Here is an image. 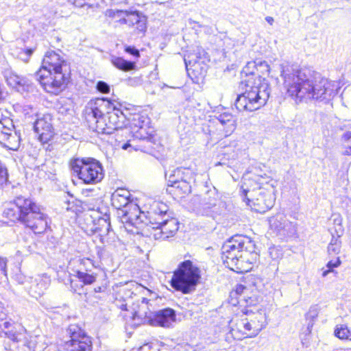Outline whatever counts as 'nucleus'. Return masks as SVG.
Returning a JSON list of instances; mask_svg holds the SVG:
<instances>
[{"mask_svg": "<svg viewBox=\"0 0 351 351\" xmlns=\"http://www.w3.org/2000/svg\"><path fill=\"white\" fill-rule=\"evenodd\" d=\"M280 69L284 88L296 101L314 100L328 104L341 88L338 81L330 80L308 70L298 69L288 63L282 64Z\"/></svg>", "mask_w": 351, "mask_h": 351, "instance_id": "f257e3e1", "label": "nucleus"}, {"mask_svg": "<svg viewBox=\"0 0 351 351\" xmlns=\"http://www.w3.org/2000/svg\"><path fill=\"white\" fill-rule=\"evenodd\" d=\"M257 256L254 241L243 235L232 237L222 247L223 263L237 273L248 271L251 268L250 265Z\"/></svg>", "mask_w": 351, "mask_h": 351, "instance_id": "f03ea898", "label": "nucleus"}, {"mask_svg": "<svg viewBox=\"0 0 351 351\" xmlns=\"http://www.w3.org/2000/svg\"><path fill=\"white\" fill-rule=\"evenodd\" d=\"M245 90L238 95L234 105L239 111L253 112L264 106L270 95V86L265 79L258 77L246 81Z\"/></svg>", "mask_w": 351, "mask_h": 351, "instance_id": "7ed1b4c3", "label": "nucleus"}, {"mask_svg": "<svg viewBox=\"0 0 351 351\" xmlns=\"http://www.w3.org/2000/svg\"><path fill=\"white\" fill-rule=\"evenodd\" d=\"M167 206L162 202H154L149 214V222H146L147 229L152 228L155 232V239H166L172 237L178 230V222L176 219L169 218L167 215Z\"/></svg>", "mask_w": 351, "mask_h": 351, "instance_id": "20e7f679", "label": "nucleus"}, {"mask_svg": "<svg viewBox=\"0 0 351 351\" xmlns=\"http://www.w3.org/2000/svg\"><path fill=\"white\" fill-rule=\"evenodd\" d=\"M269 187H261L254 180H247L241 186V196L252 210L263 213L272 208L274 203L273 184Z\"/></svg>", "mask_w": 351, "mask_h": 351, "instance_id": "39448f33", "label": "nucleus"}, {"mask_svg": "<svg viewBox=\"0 0 351 351\" xmlns=\"http://www.w3.org/2000/svg\"><path fill=\"white\" fill-rule=\"evenodd\" d=\"M235 326H232L230 332L233 338L242 339L243 335L254 337L267 324L266 311L264 309L245 308L242 317L236 319Z\"/></svg>", "mask_w": 351, "mask_h": 351, "instance_id": "423d86ee", "label": "nucleus"}, {"mask_svg": "<svg viewBox=\"0 0 351 351\" xmlns=\"http://www.w3.org/2000/svg\"><path fill=\"white\" fill-rule=\"evenodd\" d=\"M201 278L199 269L191 261H185L179 265L171 280V285L184 294L195 291Z\"/></svg>", "mask_w": 351, "mask_h": 351, "instance_id": "0eeeda50", "label": "nucleus"}, {"mask_svg": "<svg viewBox=\"0 0 351 351\" xmlns=\"http://www.w3.org/2000/svg\"><path fill=\"white\" fill-rule=\"evenodd\" d=\"M110 108V101L105 98L91 100L88 104L85 112V118L89 128L98 134H108V125L104 114L105 111Z\"/></svg>", "mask_w": 351, "mask_h": 351, "instance_id": "6e6552de", "label": "nucleus"}, {"mask_svg": "<svg viewBox=\"0 0 351 351\" xmlns=\"http://www.w3.org/2000/svg\"><path fill=\"white\" fill-rule=\"evenodd\" d=\"M72 170L86 184H96L104 178L101 164L93 158L74 159L70 162Z\"/></svg>", "mask_w": 351, "mask_h": 351, "instance_id": "1a4fd4ad", "label": "nucleus"}, {"mask_svg": "<svg viewBox=\"0 0 351 351\" xmlns=\"http://www.w3.org/2000/svg\"><path fill=\"white\" fill-rule=\"evenodd\" d=\"M47 216L32 199L23 200V225L35 234L43 233L47 227Z\"/></svg>", "mask_w": 351, "mask_h": 351, "instance_id": "9d476101", "label": "nucleus"}, {"mask_svg": "<svg viewBox=\"0 0 351 351\" xmlns=\"http://www.w3.org/2000/svg\"><path fill=\"white\" fill-rule=\"evenodd\" d=\"M24 119L27 123L32 124L34 132L39 135L40 141L47 142L53 135L51 123L52 118L46 114L41 118L37 117L36 111L29 106L23 107Z\"/></svg>", "mask_w": 351, "mask_h": 351, "instance_id": "9b49d317", "label": "nucleus"}, {"mask_svg": "<svg viewBox=\"0 0 351 351\" xmlns=\"http://www.w3.org/2000/svg\"><path fill=\"white\" fill-rule=\"evenodd\" d=\"M36 77L45 90L53 95L61 93L69 82L68 73L64 72L39 70L36 73Z\"/></svg>", "mask_w": 351, "mask_h": 351, "instance_id": "f8f14e48", "label": "nucleus"}, {"mask_svg": "<svg viewBox=\"0 0 351 351\" xmlns=\"http://www.w3.org/2000/svg\"><path fill=\"white\" fill-rule=\"evenodd\" d=\"M66 335L70 338L64 342V348L66 351H92L90 338L77 324H71L66 328Z\"/></svg>", "mask_w": 351, "mask_h": 351, "instance_id": "ddd939ff", "label": "nucleus"}, {"mask_svg": "<svg viewBox=\"0 0 351 351\" xmlns=\"http://www.w3.org/2000/svg\"><path fill=\"white\" fill-rule=\"evenodd\" d=\"M151 299L142 297L133 304L134 319L140 320L143 324H148V319H151L154 311V305Z\"/></svg>", "mask_w": 351, "mask_h": 351, "instance_id": "4468645a", "label": "nucleus"}, {"mask_svg": "<svg viewBox=\"0 0 351 351\" xmlns=\"http://www.w3.org/2000/svg\"><path fill=\"white\" fill-rule=\"evenodd\" d=\"M67 67L66 62L60 54L53 51H49L45 53L42 68L40 70H46L54 73H67Z\"/></svg>", "mask_w": 351, "mask_h": 351, "instance_id": "2eb2a0df", "label": "nucleus"}, {"mask_svg": "<svg viewBox=\"0 0 351 351\" xmlns=\"http://www.w3.org/2000/svg\"><path fill=\"white\" fill-rule=\"evenodd\" d=\"M149 215L147 216L141 213L139 207L136 204H131L129 206V210H125L122 219L127 223L135 226L137 229L143 228V224L147 228L146 222H149Z\"/></svg>", "mask_w": 351, "mask_h": 351, "instance_id": "dca6fc26", "label": "nucleus"}, {"mask_svg": "<svg viewBox=\"0 0 351 351\" xmlns=\"http://www.w3.org/2000/svg\"><path fill=\"white\" fill-rule=\"evenodd\" d=\"M110 106L112 108H108L104 114L108 125V130H107L108 134H112L114 130L121 129L125 120V116L121 110L116 108L111 101Z\"/></svg>", "mask_w": 351, "mask_h": 351, "instance_id": "f3484780", "label": "nucleus"}, {"mask_svg": "<svg viewBox=\"0 0 351 351\" xmlns=\"http://www.w3.org/2000/svg\"><path fill=\"white\" fill-rule=\"evenodd\" d=\"M175 321V311L167 308L154 312L151 319H148V324L154 326L169 328Z\"/></svg>", "mask_w": 351, "mask_h": 351, "instance_id": "a211bd4d", "label": "nucleus"}, {"mask_svg": "<svg viewBox=\"0 0 351 351\" xmlns=\"http://www.w3.org/2000/svg\"><path fill=\"white\" fill-rule=\"evenodd\" d=\"M79 264L80 268L76 271L75 276L84 284L91 285L94 283L97 278V275L90 274L88 267L93 266L92 262L89 258H79L76 260Z\"/></svg>", "mask_w": 351, "mask_h": 351, "instance_id": "6ab92c4d", "label": "nucleus"}, {"mask_svg": "<svg viewBox=\"0 0 351 351\" xmlns=\"http://www.w3.org/2000/svg\"><path fill=\"white\" fill-rule=\"evenodd\" d=\"M271 226L284 235L293 234L295 232V224L290 222L287 217L281 214L277 215L270 221Z\"/></svg>", "mask_w": 351, "mask_h": 351, "instance_id": "aec40b11", "label": "nucleus"}, {"mask_svg": "<svg viewBox=\"0 0 351 351\" xmlns=\"http://www.w3.org/2000/svg\"><path fill=\"white\" fill-rule=\"evenodd\" d=\"M219 130H223L225 136H230L236 128V121L233 115L228 112L221 114L217 117Z\"/></svg>", "mask_w": 351, "mask_h": 351, "instance_id": "412c9836", "label": "nucleus"}, {"mask_svg": "<svg viewBox=\"0 0 351 351\" xmlns=\"http://www.w3.org/2000/svg\"><path fill=\"white\" fill-rule=\"evenodd\" d=\"M147 19L145 16L140 15L137 12H128L125 19V23L132 26L138 32H145L147 29Z\"/></svg>", "mask_w": 351, "mask_h": 351, "instance_id": "4be33fe9", "label": "nucleus"}, {"mask_svg": "<svg viewBox=\"0 0 351 351\" xmlns=\"http://www.w3.org/2000/svg\"><path fill=\"white\" fill-rule=\"evenodd\" d=\"M130 193L125 189H117L111 195V203L116 209L126 207L130 202Z\"/></svg>", "mask_w": 351, "mask_h": 351, "instance_id": "5701e85b", "label": "nucleus"}, {"mask_svg": "<svg viewBox=\"0 0 351 351\" xmlns=\"http://www.w3.org/2000/svg\"><path fill=\"white\" fill-rule=\"evenodd\" d=\"M194 180H184V181H176L168 180L169 186L171 189V191L173 192L176 195L182 197L189 194L191 191V182Z\"/></svg>", "mask_w": 351, "mask_h": 351, "instance_id": "b1692460", "label": "nucleus"}, {"mask_svg": "<svg viewBox=\"0 0 351 351\" xmlns=\"http://www.w3.org/2000/svg\"><path fill=\"white\" fill-rule=\"evenodd\" d=\"M200 199L198 197H193L190 202L191 208L198 215L211 216L216 206H208Z\"/></svg>", "mask_w": 351, "mask_h": 351, "instance_id": "393cba45", "label": "nucleus"}, {"mask_svg": "<svg viewBox=\"0 0 351 351\" xmlns=\"http://www.w3.org/2000/svg\"><path fill=\"white\" fill-rule=\"evenodd\" d=\"M43 278L39 282L38 280L40 279V277L39 276L38 278H35L34 280H32V285L30 287H25L26 289H29V293L34 298H37L43 294L47 283L49 281L47 276ZM29 279L32 280L31 278H29Z\"/></svg>", "mask_w": 351, "mask_h": 351, "instance_id": "a878e982", "label": "nucleus"}, {"mask_svg": "<svg viewBox=\"0 0 351 351\" xmlns=\"http://www.w3.org/2000/svg\"><path fill=\"white\" fill-rule=\"evenodd\" d=\"M110 62L117 69L123 71H132L136 67L134 62L128 61L121 57L112 56Z\"/></svg>", "mask_w": 351, "mask_h": 351, "instance_id": "bb28decb", "label": "nucleus"}, {"mask_svg": "<svg viewBox=\"0 0 351 351\" xmlns=\"http://www.w3.org/2000/svg\"><path fill=\"white\" fill-rule=\"evenodd\" d=\"M188 179L194 180L193 173L189 169L182 167L175 169L169 178V180L176 181H184Z\"/></svg>", "mask_w": 351, "mask_h": 351, "instance_id": "cd10ccee", "label": "nucleus"}, {"mask_svg": "<svg viewBox=\"0 0 351 351\" xmlns=\"http://www.w3.org/2000/svg\"><path fill=\"white\" fill-rule=\"evenodd\" d=\"M3 75L8 85L19 91V88L21 86V77L11 69L5 70Z\"/></svg>", "mask_w": 351, "mask_h": 351, "instance_id": "c85d7f7f", "label": "nucleus"}, {"mask_svg": "<svg viewBox=\"0 0 351 351\" xmlns=\"http://www.w3.org/2000/svg\"><path fill=\"white\" fill-rule=\"evenodd\" d=\"M127 14L128 11L122 10L108 9L105 12V16L106 17L112 19L115 22H118L120 24L125 23Z\"/></svg>", "mask_w": 351, "mask_h": 351, "instance_id": "c756f323", "label": "nucleus"}, {"mask_svg": "<svg viewBox=\"0 0 351 351\" xmlns=\"http://www.w3.org/2000/svg\"><path fill=\"white\" fill-rule=\"evenodd\" d=\"M14 125L9 119L0 121V143H5L9 138L11 132H13Z\"/></svg>", "mask_w": 351, "mask_h": 351, "instance_id": "7c9ffc66", "label": "nucleus"}, {"mask_svg": "<svg viewBox=\"0 0 351 351\" xmlns=\"http://www.w3.org/2000/svg\"><path fill=\"white\" fill-rule=\"evenodd\" d=\"M194 197H198L201 199L200 201L208 206H217V194L215 189L207 190L205 193L196 195Z\"/></svg>", "mask_w": 351, "mask_h": 351, "instance_id": "2f4dec72", "label": "nucleus"}, {"mask_svg": "<svg viewBox=\"0 0 351 351\" xmlns=\"http://www.w3.org/2000/svg\"><path fill=\"white\" fill-rule=\"evenodd\" d=\"M20 136L17 135L16 132H11L9 138L5 141V143H0V144L3 145L5 147H8L9 149L17 150L20 147Z\"/></svg>", "mask_w": 351, "mask_h": 351, "instance_id": "473e14b6", "label": "nucleus"}, {"mask_svg": "<svg viewBox=\"0 0 351 351\" xmlns=\"http://www.w3.org/2000/svg\"><path fill=\"white\" fill-rule=\"evenodd\" d=\"M334 334L339 339L351 341V330L346 325H337L335 329Z\"/></svg>", "mask_w": 351, "mask_h": 351, "instance_id": "72a5a7b5", "label": "nucleus"}, {"mask_svg": "<svg viewBox=\"0 0 351 351\" xmlns=\"http://www.w3.org/2000/svg\"><path fill=\"white\" fill-rule=\"evenodd\" d=\"M340 237L341 234H338L337 237L332 234V239L328 246V253L330 256L339 254L341 247V241L339 239Z\"/></svg>", "mask_w": 351, "mask_h": 351, "instance_id": "f704fd0d", "label": "nucleus"}, {"mask_svg": "<svg viewBox=\"0 0 351 351\" xmlns=\"http://www.w3.org/2000/svg\"><path fill=\"white\" fill-rule=\"evenodd\" d=\"M241 301V307H243L241 310L243 313L245 308H252L254 309V311L258 309L254 306L258 302L257 298L254 295H250L249 293L247 295H243Z\"/></svg>", "mask_w": 351, "mask_h": 351, "instance_id": "c9c22d12", "label": "nucleus"}, {"mask_svg": "<svg viewBox=\"0 0 351 351\" xmlns=\"http://www.w3.org/2000/svg\"><path fill=\"white\" fill-rule=\"evenodd\" d=\"M3 215L11 221H21L22 219V207H17V210H15L14 208H8L4 210Z\"/></svg>", "mask_w": 351, "mask_h": 351, "instance_id": "e433bc0d", "label": "nucleus"}, {"mask_svg": "<svg viewBox=\"0 0 351 351\" xmlns=\"http://www.w3.org/2000/svg\"><path fill=\"white\" fill-rule=\"evenodd\" d=\"M343 142L344 150L343 154L344 155H351V129L346 132L342 136Z\"/></svg>", "mask_w": 351, "mask_h": 351, "instance_id": "4c0bfd02", "label": "nucleus"}, {"mask_svg": "<svg viewBox=\"0 0 351 351\" xmlns=\"http://www.w3.org/2000/svg\"><path fill=\"white\" fill-rule=\"evenodd\" d=\"M36 343L34 339L29 340L26 336H23V351H34Z\"/></svg>", "mask_w": 351, "mask_h": 351, "instance_id": "58836bf2", "label": "nucleus"}, {"mask_svg": "<svg viewBox=\"0 0 351 351\" xmlns=\"http://www.w3.org/2000/svg\"><path fill=\"white\" fill-rule=\"evenodd\" d=\"M318 316L317 311L315 308H311L306 314V318L311 319L308 324L307 330L308 332H311V328L313 326V319L317 318Z\"/></svg>", "mask_w": 351, "mask_h": 351, "instance_id": "ea45409f", "label": "nucleus"}, {"mask_svg": "<svg viewBox=\"0 0 351 351\" xmlns=\"http://www.w3.org/2000/svg\"><path fill=\"white\" fill-rule=\"evenodd\" d=\"M248 293V289L242 285H237L232 291V296H238L243 298V296Z\"/></svg>", "mask_w": 351, "mask_h": 351, "instance_id": "a19ab883", "label": "nucleus"}, {"mask_svg": "<svg viewBox=\"0 0 351 351\" xmlns=\"http://www.w3.org/2000/svg\"><path fill=\"white\" fill-rule=\"evenodd\" d=\"M257 64L256 61L248 62L243 68L242 73H244L246 75H253L255 72Z\"/></svg>", "mask_w": 351, "mask_h": 351, "instance_id": "79ce46f5", "label": "nucleus"}, {"mask_svg": "<svg viewBox=\"0 0 351 351\" xmlns=\"http://www.w3.org/2000/svg\"><path fill=\"white\" fill-rule=\"evenodd\" d=\"M332 217H334L333 218L334 223L336 225L335 231H336L337 235L341 234L343 232V226L341 224L342 223V218L339 215H333Z\"/></svg>", "mask_w": 351, "mask_h": 351, "instance_id": "37998d69", "label": "nucleus"}, {"mask_svg": "<svg viewBox=\"0 0 351 351\" xmlns=\"http://www.w3.org/2000/svg\"><path fill=\"white\" fill-rule=\"evenodd\" d=\"M256 70L258 71L263 75L267 74L269 73V66L266 61L258 60Z\"/></svg>", "mask_w": 351, "mask_h": 351, "instance_id": "c03bdc74", "label": "nucleus"}, {"mask_svg": "<svg viewBox=\"0 0 351 351\" xmlns=\"http://www.w3.org/2000/svg\"><path fill=\"white\" fill-rule=\"evenodd\" d=\"M97 89L102 93H108L110 92V86L103 81H99L97 84Z\"/></svg>", "mask_w": 351, "mask_h": 351, "instance_id": "a18cd8bd", "label": "nucleus"}, {"mask_svg": "<svg viewBox=\"0 0 351 351\" xmlns=\"http://www.w3.org/2000/svg\"><path fill=\"white\" fill-rule=\"evenodd\" d=\"M8 171L7 169L3 167L0 162V182L3 183L6 182L8 180Z\"/></svg>", "mask_w": 351, "mask_h": 351, "instance_id": "49530a36", "label": "nucleus"}, {"mask_svg": "<svg viewBox=\"0 0 351 351\" xmlns=\"http://www.w3.org/2000/svg\"><path fill=\"white\" fill-rule=\"evenodd\" d=\"M341 264V261L339 257H337L335 260H330L328 262L326 267L330 269H333L334 268H337L340 266Z\"/></svg>", "mask_w": 351, "mask_h": 351, "instance_id": "de8ad7c7", "label": "nucleus"}, {"mask_svg": "<svg viewBox=\"0 0 351 351\" xmlns=\"http://www.w3.org/2000/svg\"><path fill=\"white\" fill-rule=\"evenodd\" d=\"M242 298L238 296H232V291L230 293L229 303L232 306L239 305L241 306Z\"/></svg>", "mask_w": 351, "mask_h": 351, "instance_id": "09e8293b", "label": "nucleus"}, {"mask_svg": "<svg viewBox=\"0 0 351 351\" xmlns=\"http://www.w3.org/2000/svg\"><path fill=\"white\" fill-rule=\"evenodd\" d=\"M125 51L134 56L136 58L140 56L139 51L134 47L128 46L125 48Z\"/></svg>", "mask_w": 351, "mask_h": 351, "instance_id": "8fccbe9b", "label": "nucleus"}, {"mask_svg": "<svg viewBox=\"0 0 351 351\" xmlns=\"http://www.w3.org/2000/svg\"><path fill=\"white\" fill-rule=\"evenodd\" d=\"M83 286L81 285L80 287L79 288L77 287V282L73 280H71V288L74 293H77L79 290Z\"/></svg>", "mask_w": 351, "mask_h": 351, "instance_id": "3c124183", "label": "nucleus"}, {"mask_svg": "<svg viewBox=\"0 0 351 351\" xmlns=\"http://www.w3.org/2000/svg\"><path fill=\"white\" fill-rule=\"evenodd\" d=\"M184 62L186 66L188 67L189 65L195 66L197 61L196 60H187L186 58H184Z\"/></svg>", "mask_w": 351, "mask_h": 351, "instance_id": "603ef678", "label": "nucleus"}, {"mask_svg": "<svg viewBox=\"0 0 351 351\" xmlns=\"http://www.w3.org/2000/svg\"><path fill=\"white\" fill-rule=\"evenodd\" d=\"M265 21L271 25H272L274 22V18L269 16L265 17Z\"/></svg>", "mask_w": 351, "mask_h": 351, "instance_id": "864d4df0", "label": "nucleus"}, {"mask_svg": "<svg viewBox=\"0 0 351 351\" xmlns=\"http://www.w3.org/2000/svg\"><path fill=\"white\" fill-rule=\"evenodd\" d=\"M105 288L104 287H95L94 288V291L95 293H100V292H103L104 291Z\"/></svg>", "mask_w": 351, "mask_h": 351, "instance_id": "5fc2aeb1", "label": "nucleus"}, {"mask_svg": "<svg viewBox=\"0 0 351 351\" xmlns=\"http://www.w3.org/2000/svg\"><path fill=\"white\" fill-rule=\"evenodd\" d=\"M5 317V314L3 313V308L0 306V322L3 321Z\"/></svg>", "mask_w": 351, "mask_h": 351, "instance_id": "6e6d98bb", "label": "nucleus"}, {"mask_svg": "<svg viewBox=\"0 0 351 351\" xmlns=\"http://www.w3.org/2000/svg\"><path fill=\"white\" fill-rule=\"evenodd\" d=\"M121 147L123 149L126 150L128 147H132V145L128 142L126 143H123Z\"/></svg>", "mask_w": 351, "mask_h": 351, "instance_id": "4d7b16f0", "label": "nucleus"}, {"mask_svg": "<svg viewBox=\"0 0 351 351\" xmlns=\"http://www.w3.org/2000/svg\"><path fill=\"white\" fill-rule=\"evenodd\" d=\"M333 271H334V270H333V269H328H328H327V270H325V271H324L322 272V276H323V277H326V276L329 273H330V272H333Z\"/></svg>", "mask_w": 351, "mask_h": 351, "instance_id": "13d9d810", "label": "nucleus"}, {"mask_svg": "<svg viewBox=\"0 0 351 351\" xmlns=\"http://www.w3.org/2000/svg\"><path fill=\"white\" fill-rule=\"evenodd\" d=\"M33 52H34V49H27L25 51V53L26 56H30L33 53Z\"/></svg>", "mask_w": 351, "mask_h": 351, "instance_id": "bf43d9fd", "label": "nucleus"}, {"mask_svg": "<svg viewBox=\"0 0 351 351\" xmlns=\"http://www.w3.org/2000/svg\"><path fill=\"white\" fill-rule=\"evenodd\" d=\"M150 346L149 345H144L143 346L141 347V351H146L149 350Z\"/></svg>", "mask_w": 351, "mask_h": 351, "instance_id": "052dcab7", "label": "nucleus"}, {"mask_svg": "<svg viewBox=\"0 0 351 351\" xmlns=\"http://www.w3.org/2000/svg\"><path fill=\"white\" fill-rule=\"evenodd\" d=\"M84 1V4L88 3V2L91 1L92 0H82ZM83 3H79L78 5L82 6Z\"/></svg>", "mask_w": 351, "mask_h": 351, "instance_id": "680f3d73", "label": "nucleus"}, {"mask_svg": "<svg viewBox=\"0 0 351 351\" xmlns=\"http://www.w3.org/2000/svg\"><path fill=\"white\" fill-rule=\"evenodd\" d=\"M12 339L14 341V342H18L19 341V339H17V337L15 336V335H12Z\"/></svg>", "mask_w": 351, "mask_h": 351, "instance_id": "e2e57ef3", "label": "nucleus"}, {"mask_svg": "<svg viewBox=\"0 0 351 351\" xmlns=\"http://www.w3.org/2000/svg\"><path fill=\"white\" fill-rule=\"evenodd\" d=\"M139 288H141V289H143L144 291H146L147 292L149 293L150 294L152 293V292L150 291V290H149V289H146V288H145V287H143L140 286V287H139Z\"/></svg>", "mask_w": 351, "mask_h": 351, "instance_id": "0e129e2a", "label": "nucleus"}, {"mask_svg": "<svg viewBox=\"0 0 351 351\" xmlns=\"http://www.w3.org/2000/svg\"><path fill=\"white\" fill-rule=\"evenodd\" d=\"M136 126H138L140 130H143V125H137L136 123H134Z\"/></svg>", "mask_w": 351, "mask_h": 351, "instance_id": "69168bd1", "label": "nucleus"}, {"mask_svg": "<svg viewBox=\"0 0 351 351\" xmlns=\"http://www.w3.org/2000/svg\"><path fill=\"white\" fill-rule=\"evenodd\" d=\"M121 308H122V309H123V310H127V308H126V304H125V305H122V307H121Z\"/></svg>", "mask_w": 351, "mask_h": 351, "instance_id": "338daca9", "label": "nucleus"}, {"mask_svg": "<svg viewBox=\"0 0 351 351\" xmlns=\"http://www.w3.org/2000/svg\"><path fill=\"white\" fill-rule=\"evenodd\" d=\"M157 220L161 221V218H160L158 215L156 216Z\"/></svg>", "mask_w": 351, "mask_h": 351, "instance_id": "774afa93", "label": "nucleus"}]
</instances>
